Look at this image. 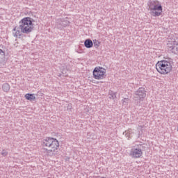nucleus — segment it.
Returning a JSON list of instances; mask_svg holds the SVG:
<instances>
[{
	"instance_id": "f257e3e1",
	"label": "nucleus",
	"mask_w": 178,
	"mask_h": 178,
	"mask_svg": "<svg viewBox=\"0 0 178 178\" xmlns=\"http://www.w3.org/2000/svg\"><path fill=\"white\" fill-rule=\"evenodd\" d=\"M34 20L29 17H24L22 19L21 21H19V26L18 29L21 30H17V27H15L13 29V31H15L13 33V37L17 38L21 37V33H25V34H29L33 31L34 29V24H33V22Z\"/></svg>"
},
{
	"instance_id": "f03ea898",
	"label": "nucleus",
	"mask_w": 178,
	"mask_h": 178,
	"mask_svg": "<svg viewBox=\"0 0 178 178\" xmlns=\"http://www.w3.org/2000/svg\"><path fill=\"white\" fill-rule=\"evenodd\" d=\"M42 146L50 148L45 149L46 156L54 157L58 155V149H59V141L54 138H46L43 140Z\"/></svg>"
},
{
	"instance_id": "7ed1b4c3",
	"label": "nucleus",
	"mask_w": 178,
	"mask_h": 178,
	"mask_svg": "<svg viewBox=\"0 0 178 178\" xmlns=\"http://www.w3.org/2000/svg\"><path fill=\"white\" fill-rule=\"evenodd\" d=\"M172 63L170 61L162 60L156 63V70L160 74H168L172 71Z\"/></svg>"
},
{
	"instance_id": "20e7f679",
	"label": "nucleus",
	"mask_w": 178,
	"mask_h": 178,
	"mask_svg": "<svg viewBox=\"0 0 178 178\" xmlns=\"http://www.w3.org/2000/svg\"><path fill=\"white\" fill-rule=\"evenodd\" d=\"M146 149L145 144L135 145L129 153V156L133 159H139L143 155V151Z\"/></svg>"
},
{
	"instance_id": "39448f33",
	"label": "nucleus",
	"mask_w": 178,
	"mask_h": 178,
	"mask_svg": "<svg viewBox=\"0 0 178 178\" xmlns=\"http://www.w3.org/2000/svg\"><path fill=\"white\" fill-rule=\"evenodd\" d=\"M146 97V91L144 88H139L138 90L134 93V100L136 105L139 106L144 99Z\"/></svg>"
},
{
	"instance_id": "423d86ee",
	"label": "nucleus",
	"mask_w": 178,
	"mask_h": 178,
	"mask_svg": "<svg viewBox=\"0 0 178 178\" xmlns=\"http://www.w3.org/2000/svg\"><path fill=\"white\" fill-rule=\"evenodd\" d=\"M93 78L96 80H102L106 77V70L101 67H95L92 72Z\"/></svg>"
},
{
	"instance_id": "0eeeda50",
	"label": "nucleus",
	"mask_w": 178,
	"mask_h": 178,
	"mask_svg": "<svg viewBox=\"0 0 178 178\" xmlns=\"http://www.w3.org/2000/svg\"><path fill=\"white\" fill-rule=\"evenodd\" d=\"M168 49L171 53L178 56V37H176L174 41L168 43Z\"/></svg>"
},
{
	"instance_id": "6e6552de",
	"label": "nucleus",
	"mask_w": 178,
	"mask_h": 178,
	"mask_svg": "<svg viewBox=\"0 0 178 178\" xmlns=\"http://www.w3.org/2000/svg\"><path fill=\"white\" fill-rule=\"evenodd\" d=\"M56 27L58 29L62 30L64 28L69 26V25L70 24V22L68 21L67 18H60L56 20Z\"/></svg>"
},
{
	"instance_id": "1a4fd4ad",
	"label": "nucleus",
	"mask_w": 178,
	"mask_h": 178,
	"mask_svg": "<svg viewBox=\"0 0 178 178\" xmlns=\"http://www.w3.org/2000/svg\"><path fill=\"white\" fill-rule=\"evenodd\" d=\"M150 14L152 16L158 17L161 16L162 13V6H149Z\"/></svg>"
},
{
	"instance_id": "9d476101",
	"label": "nucleus",
	"mask_w": 178,
	"mask_h": 178,
	"mask_svg": "<svg viewBox=\"0 0 178 178\" xmlns=\"http://www.w3.org/2000/svg\"><path fill=\"white\" fill-rule=\"evenodd\" d=\"M161 6V3L157 0H149L148 6Z\"/></svg>"
},
{
	"instance_id": "9b49d317",
	"label": "nucleus",
	"mask_w": 178,
	"mask_h": 178,
	"mask_svg": "<svg viewBox=\"0 0 178 178\" xmlns=\"http://www.w3.org/2000/svg\"><path fill=\"white\" fill-rule=\"evenodd\" d=\"M93 42L91 40L88 39L84 41V46H86V48L90 49L92 47Z\"/></svg>"
},
{
	"instance_id": "f8f14e48",
	"label": "nucleus",
	"mask_w": 178,
	"mask_h": 178,
	"mask_svg": "<svg viewBox=\"0 0 178 178\" xmlns=\"http://www.w3.org/2000/svg\"><path fill=\"white\" fill-rule=\"evenodd\" d=\"M25 98L26 100L31 101V102L35 100V96H34V94H31V93H26L25 95Z\"/></svg>"
},
{
	"instance_id": "ddd939ff",
	"label": "nucleus",
	"mask_w": 178,
	"mask_h": 178,
	"mask_svg": "<svg viewBox=\"0 0 178 178\" xmlns=\"http://www.w3.org/2000/svg\"><path fill=\"white\" fill-rule=\"evenodd\" d=\"M10 86L8 83H3L2 85V90L3 92H8L10 91Z\"/></svg>"
},
{
	"instance_id": "4468645a",
	"label": "nucleus",
	"mask_w": 178,
	"mask_h": 178,
	"mask_svg": "<svg viewBox=\"0 0 178 178\" xmlns=\"http://www.w3.org/2000/svg\"><path fill=\"white\" fill-rule=\"evenodd\" d=\"M108 95H110V96H109V98H110L111 99H114L116 98V94H115V92H114L113 91H110V92H108Z\"/></svg>"
},
{
	"instance_id": "2eb2a0df",
	"label": "nucleus",
	"mask_w": 178,
	"mask_h": 178,
	"mask_svg": "<svg viewBox=\"0 0 178 178\" xmlns=\"http://www.w3.org/2000/svg\"><path fill=\"white\" fill-rule=\"evenodd\" d=\"M129 98H124L122 99V104L124 106H127L129 103Z\"/></svg>"
},
{
	"instance_id": "dca6fc26",
	"label": "nucleus",
	"mask_w": 178,
	"mask_h": 178,
	"mask_svg": "<svg viewBox=\"0 0 178 178\" xmlns=\"http://www.w3.org/2000/svg\"><path fill=\"white\" fill-rule=\"evenodd\" d=\"M1 155H2V156H4V157L8 156V152H6V150L3 149L2 152H1Z\"/></svg>"
},
{
	"instance_id": "f3484780",
	"label": "nucleus",
	"mask_w": 178,
	"mask_h": 178,
	"mask_svg": "<svg viewBox=\"0 0 178 178\" xmlns=\"http://www.w3.org/2000/svg\"><path fill=\"white\" fill-rule=\"evenodd\" d=\"M95 44V46L99 47V42L97 40H93V45Z\"/></svg>"
},
{
	"instance_id": "a211bd4d",
	"label": "nucleus",
	"mask_w": 178,
	"mask_h": 178,
	"mask_svg": "<svg viewBox=\"0 0 178 178\" xmlns=\"http://www.w3.org/2000/svg\"><path fill=\"white\" fill-rule=\"evenodd\" d=\"M0 56H6V53H4V51H2L1 49H0Z\"/></svg>"
},
{
	"instance_id": "6ab92c4d",
	"label": "nucleus",
	"mask_w": 178,
	"mask_h": 178,
	"mask_svg": "<svg viewBox=\"0 0 178 178\" xmlns=\"http://www.w3.org/2000/svg\"><path fill=\"white\" fill-rule=\"evenodd\" d=\"M123 135H124L125 136H127V137H129V131H125L124 133H123Z\"/></svg>"
},
{
	"instance_id": "aec40b11",
	"label": "nucleus",
	"mask_w": 178,
	"mask_h": 178,
	"mask_svg": "<svg viewBox=\"0 0 178 178\" xmlns=\"http://www.w3.org/2000/svg\"><path fill=\"white\" fill-rule=\"evenodd\" d=\"M100 178H106V177H100Z\"/></svg>"
},
{
	"instance_id": "412c9836",
	"label": "nucleus",
	"mask_w": 178,
	"mask_h": 178,
	"mask_svg": "<svg viewBox=\"0 0 178 178\" xmlns=\"http://www.w3.org/2000/svg\"><path fill=\"white\" fill-rule=\"evenodd\" d=\"M177 132H178V126H177Z\"/></svg>"
}]
</instances>
